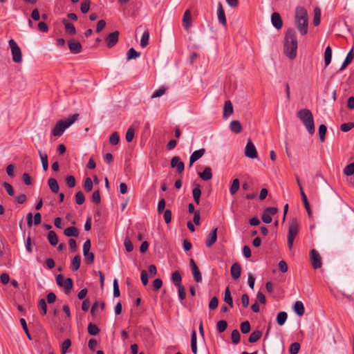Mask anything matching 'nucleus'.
<instances>
[{
	"label": "nucleus",
	"mask_w": 354,
	"mask_h": 354,
	"mask_svg": "<svg viewBox=\"0 0 354 354\" xmlns=\"http://www.w3.org/2000/svg\"><path fill=\"white\" fill-rule=\"evenodd\" d=\"M297 39L296 32L293 29H288L284 37L283 52L290 59L297 57Z\"/></svg>",
	"instance_id": "f257e3e1"
},
{
	"label": "nucleus",
	"mask_w": 354,
	"mask_h": 354,
	"mask_svg": "<svg viewBox=\"0 0 354 354\" xmlns=\"http://www.w3.org/2000/svg\"><path fill=\"white\" fill-rule=\"evenodd\" d=\"M78 116L79 115L77 113H75L72 115H70L64 120H59L55 125L54 128L52 129V136L56 137L61 136L64 132V131L77 120Z\"/></svg>",
	"instance_id": "f03ea898"
},
{
	"label": "nucleus",
	"mask_w": 354,
	"mask_h": 354,
	"mask_svg": "<svg viewBox=\"0 0 354 354\" xmlns=\"http://www.w3.org/2000/svg\"><path fill=\"white\" fill-rule=\"evenodd\" d=\"M297 117L302 122L310 134L315 133V124L312 112L308 109H302L297 112Z\"/></svg>",
	"instance_id": "7ed1b4c3"
},
{
	"label": "nucleus",
	"mask_w": 354,
	"mask_h": 354,
	"mask_svg": "<svg viewBox=\"0 0 354 354\" xmlns=\"http://www.w3.org/2000/svg\"><path fill=\"white\" fill-rule=\"evenodd\" d=\"M299 230V224L296 219H292L290 223L288 234V245L289 250H292L295 238Z\"/></svg>",
	"instance_id": "20e7f679"
},
{
	"label": "nucleus",
	"mask_w": 354,
	"mask_h": 354,
	"mask_svg": "<svg viewBox=\"0 0 354 354\" xmlns=\"http://www.w3.org/2000/svg\"><path fill=\"white\" fill-rule=\"evenodd\" d=\"M10 48L12 58L14 62L21 63L22 62V53L17 42L11 39L8 41Z\"/></svg>",
	"instance_id": "39448f33"
},
{
	"label": "nucleus",
	"mask_w": 354,
	"mask_h": 354,
	"mask_svg": "<svg viewBox=\"0 0 354 354\" xmlns=\"http://www.w3.org/2000/svg\"><path fill=\"white\" fill-rule=\"evenodd\" d=\"M120 32L118 30L113 31L104 37V42L109 48L116 45L119 39Z\"/></svg>",
	"instance_id": "423d86ee"
},
{
	"label": "nucleus",
	"mask_w": 354,
	"mask_h": 354,
	"mask_svg": "<svg viewBox=\"0 0 354 354\" xmlns=\"http://www.w3.org/2000/svg\"><path fill=\"white\" fill-rule=\"evenodd\" d=\"M295 19L296 22H308V16L307 10L301 6H297L295 12Z\"/></svg>",
	"instance_id": "0eeeda50"
},
{
	"label": "nucleus",
	"mask_w": 354,
	"mask_h": 354,
	"mask_svg": "<svg viewBox=\"0 0 354 354\" xmlns=\"http://www.w3.org/2000/svg\"><path fill=\"white\" fill-rule=\"evenodd\" d=\"M310 261L314 269H318L322 267V259L318 252L313 249L310 252Z\"/></svg>",
	"instance_id": "6e6552de"
},
{
	"label": "nucleus",
	"mask_w": 354,
	"mask_h": 354,
	"mask_svg": "<svg viewBox=\"0 0 354 354\" xmlns=\"http://www.w3.org/2000/svg\"><path fill=\"white\" fill-rule=\"evenodd\" d=\"M245 156L252 159L256 158L257 157V151L256 147L250 140H248L245 147Z\"/></svg>",
	"instance_id": "1a4fd4ad"
},
{
	"label": "nucleus",
	"mask_w": 354,
	"mask_h": 354,
	"mask_svg": "<svg viewBox=\"0 0 354 354\" xmlns=\"http://www.w3.org/2000/svg\"><path fill=\"white\" fill-rule=\"evenodd\" d=\"M68 46L71 53L73 54L80 53L82 49L80 42L73 39L68 40Z\"/></svg>",
	"instance_id": "9d476101"
},
{
	"label": "nucleus",
	"mask_w": 354,
	"mask_h": 354,
	"mask_svg": "<svg viewBox=\"0 0 354 354\" xmlns=\"http://www.w3.org/2000/svg\"><path fill=\"white\" fill-rule=\"evenodd\" d=\"M189 264H190V267L192 269V274H193L194 280L197 283L201 282V281H202L201 274L199 269L193 259H190Z\"/></svg>",
	"instance_id": "9b49d317"
},
{
	"label": "nucleus",
	"mask_w": 354,
	"mask_h": 354,
	"mask_svg": "<svg viewBox=\"0 0 354 354\" xmlns=\"http://www.w3.org/2000/svg\"><path fill=\"white\" fill-rule=\"evenodd\" d=\"M171 167L176 168V171L181 174L185 169V165L178 156H174L171 160Z\"/></svg>",
	"instance_id": "f8f14e48"
},
{
	"label": "nucleus",
	"mask_w": 354,
	"mask_h": 354,
	"mask_svg": "<svg viewBox=\"0 0 354 354\" xmlns=\"http://www.w3.org/2000/svg\"><path fill=\"white\" fill-rule=\"evenodd\" d=\"M205 153V149L201 148L200 149L194 151L189 157V167H192V165L199 160Z\"/></svg>",
	"instance_id": "ddd939ff"
},
{
	"label": "nucleus",
	"mask_w": 354,
	"mask_h": 354,
	"mask_svg": "<svg viewBox=\"0 0 354 354\" xmlns=\"http://www.w3.org/2000/svg\"><path fill=\"white\" fill-rule=\"evenodd\" d=\"M230 272L232 277L234 279H238L241 274V268L240 264L239 263H234V264H232V266H231Z\"/></svg>",
	"instance_id": "4468645a"
},
{
	"label": "nucleus",
	"mask_w": 354,
	"mask_h": 354,
	"mask_svg": "<svg viewBox=\"0 0 354 354\" xmlns=\"http://www.w3.org/2000/svg\"><path fill=\"white\" fill-rule=\"evenodd\" d=\"M216 232H217V228H214V230H212V232L208 235V236L205 241V245L207 248L211 247L216 241V239H217Z\"/></svg>",
	"instance_id": "2eb2a0df"
},
{
	"label": "nucleus",
	"mask_w": 354,
	"mask_h": 354,
	"mask_svg": "<svg viewBox=\"0 0 354 354\" xmlns=\"http://www.w3.org/2000/svg\"><path fill=\"white\" fill-rule=\"evenodd\" d=\"M233 106L231 101L227 100L225 102L223 108V118H227L233 113Z\"/></svg>",
	"instance_id": "dca6fc26"
},
{
	"label": "nucleus",
	"mask_w": 354,
	"mask_h": 354,
	"mask_svg": "<svg viewBox=\"0 0 354 354\" xmlns=\"http://www.w3.org/2000/svg\"><path fill=\"white\" fill-rule=\"evenodd\" d=\"M198 176L203 180L205 181L212 179V169L209 167H206L202 172L198 173Z\"/></svg>",
	"instance_id": "f3484780"
},
{
	"label": "nucleus",
	"mask_w": 354,
	"mask_h": 354,
	"mask_svg": "<svg viewBox=\"0 0 354 354\" xmlns=\"http://www.w3.org/2000/svg\"><path fill=\"white\" fill-rule=\"evenodd\" d=\"M230 129L232 132L239 133L242 131V126L239 121L232 120L230 124Z\"/></svg>",
	"instance_id": "a211bd4d"
},
{
	"label": "nucleus",
	"mask_w": 354,
	"mask_h": 354,
	"mask_svg": "<svg viewBox=\"0 0 354 354\" xmlns=\"http://www.w3.org/2000/svg\"><path fill=\"white\" fill-rule=\"evenodd\" d=\"M48 185L53 193L57 194L59 192V185L55 178H50L48 180Z\"/></svg>",
	"instance_id": "6ab92c4d"
},
{
	"label": "nucleus",
	"mask_w": 354,
	"mask_h": 354,
	"mask_svg": "<svg viewBox=\"0 0 354 354\" xmlns=\"http://www.w3.org/2000/svg\"><path fill=\"white\" fill-rule=\"evenodd\" d=\"M64 234L65 236L68 237L75 236L77 237L79 235V231L75 227H68L66 228L64 231Z\"/></svg>",
	"instance_id": "aec40b11"
},
{
	"label": "nucleus",
	"mask_w": 354,
	"mask_h": 354,
	"mask_svg": "<svg viewBox=\"0 0 354 354\" xmlns=\"http://www.w3.org/2000/svg\"><path fill=\"white\" fill-rule=\"evenodd\" d=\"M193 198L196 204L200 203V198L201 195V190L200 185H196V187L192 190Z\"/></svg>",
	"instance_id": "412c9836"
},
{
	"label": "nucleus",
	"mask_w": 354,
	"mask_h": 354,
	"mask_svg": "<svg viewBox=\"0 0 354 354\" xmlns=\"http://www.w3.org/2000/svg\"><path fill=\"white\" fill-rule=\"evenodd\" d=\"M41 161L43 169L46 171L48 169V156L46 153H43L41 150L38 151Z\"/></svg>",
	"instance_id": "4be33fe9"
},
{
	"label": "nucleus",
	"mask_w": 354,
	"mask_h": 354,
	"mask_svg": "<svg viewBox=\"0 0 354 354\" xmlns=\"http://www.w3.org/2000/svg\"><path fill=\"white\" fill-rule=\"evenodd\" d=\"M294 310L299 316H302L305 313L303 303L300 301H297L294 305Z\"/></svg>",
	"instance_id": "5701e85b"
},
{
	"label": "nucleus",
	"mask_w": 354,
	"mask_h": 354,
	"mask_svg": "<svg viewBox=\"0 0 354 354\" xmlns=\"http://www.w3.org/2000/svg\"><path fill=\"white\" fill-rule=\"evenodd\" d=\"M261 336H262L261 331L254 330L250 334V335L248 338V342L250 343L257 342L258 340H259L261 339Z\"/></svg>",
	"instance_id": "b1692460"
},
{
	"label": "nucleus",
	"mask_w": 354,
	"mask_h": 354,
	"mask_svg": "<svg viewBox=\"0 0 354 354\" xmlns=\"http://www.w3.org/2000/svg\"><path fill=\"white\" fill-rule=\"evenodd\" d=\"M353 58H354V53H353V50H351L347 54L346 59H344V62L342 64L340 70L341 71L344 70L352 62Z\"/></svg>",
	"instance_id": "393cba45"
},
{
	"label": "nucleus",
	"mask_w": 354,
	"mask_h": 354,
	"mask_svg": "<svg viewBox=\"0 0 354 354\" xmlns=\"http://www.w3.org/2000/svg\"><path fill=\"white\" fill-rule=\"evenodd\" d=\"M48 240L50 245L55 246L58 243V238L56 233L50 230L48 233Z\"/></svg>",
	"instance_id": "a878e982"
},
{
	"label": "nucleus",
	"mask_w": 354,
	"mask_h": 354,
	"mask_svg": "<svg viewBox=\"0 0 354 354\" xmlns=\"http://www.w3.org/2000/svg\"><path fill=\"white\" fill-rule=\"evenodd\" d=\"M171 280L175 286H181L182 277L179 272L175 271L171 274Z\"/></svg>",
	"instance_id": "bb28decb"
},
{
	"label": "nucleus",
	"mask_w": 354,
	"mask_h": 354,
	"mask_svg": "<svg viewBox=\"0 0 354 354\" xmlns=\"http://www.w3.org/2000/svg\"><path fill=\"white\" fill-rule=\"evenodd\" d=\"M73 282L71 278H66L64 281V283L62 287L65 289L66 294H68L73 288Z\"/></svg>",
	"instance_id": "cd10ccee"
},
{
	"label": "nucleus",
	"mask_w": 354,
	"mask_h": 354,
	"mask_svg": "<svg viewBox=\"0 0 354 354\" xmlns=\"http://www.w3.org/2000/svg\"><path fill=\"white\" fill-rule=\"evenodd\" d=\"M224 301L226 302L231 308L233 307V301L231 296L230 290L229 287H227L225 290L224 293Z\"/></svg>",
	"instance_id": "c85d7f7f"
},
{
	"label": "nucleus",
	"mask_w": 354,
	"mask_h": 354,
	"mask_svg": "<svg viewBox=\"0 0 354 354\" xmlns=\"http://www.w3.org/2000/svg\"><path fill=\"white\" fill-rule=\"evenodd\" d=\"M81 258L79 255H76L71 261V268L73 271L77 270L80 267Z\"/></svg>",
	"instance_id": "c756f323"
},
{
	"label": "nucleus",
	"mask_w": 354,
	"mask_h": 354,
	"mask_svg": "<svg viewBox=\"0 0 354 354\" xmlns=\"http://www.w3.org/2000/svg\"><path fill=\"white\" fill-rule=\"evenodd\" d=\"M239 187H240L239 180L238 178L234 179L232 183L230 189V194L232 195L235 194L237 192V191L239 190Z\"/></svg>",
	"instance_id": "7c9ffc66"
},
{
	"label": "nucleus",
	"mask_w": 354,
	"mask_h": 354,
	"mask_svg": "<svg viewBox=\"0 0 354 354\" xmlns=\"http://www.w3.org/2000/svg\"><path fill=\"white\" fill-rule=\"evenodd\" d=\"M288 317V315L286 312H280L277 316V322L279 326H282L285 324Z\"/></svg>",
	"instance_id": "2f4dec72"
},
{
	"label": "nucleus",
	"mask_w": 354,
	"mask_h": 354,
	"mask_svg": "<svg viewBox=\"0 0 354 354\" xmlns=\"http://www.w3.org/2000/svg\"><path fill=\"white\" fill-rule=\"evenodd\" d=\"M332 50L330 46H327L324 52V62L328 66L331 62Z\"/></svg>",
	"instance_id": "473e14b6"
},
{
	"label": "nucleus",
	"mask_w": 354,
	"mask_h": 354,
	"mask_svg": "<svg viewBox=\"0 0 354 354\" xmlns=\"http://www.w3.org/2000/svg\"><path fill=\"white\" fill-rule=\"evenodd\" d=\"M149 31L148 30H145L143 34H142V36L141 37V40H140V46L142 47V48H145L146 47L148 44H149Z\"/></svg>",
	"instance_id": "72a5a7b5"
},
{
	"label": "nucleus",
	"mask_w": 354,
	"mask_h": 354,
	"mask_svg": "<svg viewBox=\"0 0 354 354\" xmlns=\"http://www.w3.org/2000/svg\"><path fill=\"white\" fill-rule=\"evenodd\" d=\"M343 173L345 176H349L354 174V162L350 163L346 165L344 169Z\"/></svg>",
	"instance_id": "f704fd0d"
},
{
	"label": "nucleus",
	"mask_w": 354,
	"mask_h": 354,
	"mask_svg": "<svg viewBox=\"0 0 354 354\" xmlns=\"http://www.w3.org/2000/svg\"><path fill=\"white\" fill-rule=\"evenodd\" d=\"M232 342L234 344H237L240 342L241 335L237 329H234L231 333Z\"/></svg>",
	"instance_id": "c9c22d12"
},
{
	"label": "nucleus",
	"mask_w": 354,
	"mask_h": 354,
	"mask_svg": "<svg viewBox=\"0 0 354 354\" xmlns=\"http://www.w3.org/2000/svg\"><path fill=\"white\" fill-rule=\"evenodd\" d=\"M140 56V53H138L133 48H131L127 55V60H130L132 59H136Z\"/></svg>",
	"instance_id": "e433bc0d"
},
{
	"label": "nucleus",
	"mask_w": 354,
	"mask_h": 354,
	"mask_svg": "<svg viewBox=\"0 0 354 354\" xmlns=\"http://www.w3.org/2000/svg\"><path fill=\"white\" fill-rule=\"evenodd\" d=\"M227 327V323L225 320L218 321L216 324V330L219 333L224 332Z\"/></svg>",
	"instance_id": "4c0bfd02"
},
{
	"label": "nucleus",
	"mask_w": 354,
	"mask_h": 354,
	"mask_svg": "<svg viewBox=\"0 0 354 354\" xmlns=\"http://www.w3.org/2000/svg\"><path fill=\"white\" fill-rule=\"evenodd\" d=\"M240 329L242 333L247 334L250 331L251 326L248 321L242 322L240 325Z\"/></svg>",
	"instance_id": "58836bf2"
},
{
	"label": "nucleus",
	"mask_w": 354,
	"mask_h": 354,
	"mask_svg": "<svg viewBox=\"0 0 354 354\" xmlns=\"http://www.w3.org/2000/svg\"><path fill=\"white\" fill-rule=\"evenodd\" d=\"M100 329L93 324L90 323L88 326V333L91 335H96L99 333Z\"/></svg>",
	"instance_id": "ea45409f"
},
{
	"label": "nucleus",
	"mask_w": 354,
	"mask_h": 354,
	"mask_svg": "<svg viewBox=\"0 0 354 354\" xmlns=\"http://www.w3.org/2000/svg\"><path fill=\"white\" fill-rule=\"evenodd\" d=\"M85 261L87 264H91L94 261V254L89 251L83 252Z\"/></svg>",
	"instance_id": "a19ab883"
},
{
	"label": "nucleus",
	"mask_w": 354,
	"mask_h": 354,
	"mask_svg": "<svg viewBox=\"0 0 354 354\" xmlns=\"http://www.w3.org/2000/svg\"><path fill=\"white\" fill-rule=\"evenodd\" d=\"M327 128L324 124H321L319 127V136L321 142H324L325 136L326 133Z\"/></svg>",
	"instance_id": "79ce46f5"
},
{
	"label": "nucleus",
	"mask_w": 354,
	"mask_h": 354,
	"mask_svg": "<svg viewBox=\"0 0 354 354\" xmlns=\"http://www.w3.org/2000/svg\"><path fill=\"white\" fill-rule=\"evenodd\" d=\"M218 19L219 22H226L225 12L221 3H219L218 8Z\"/></svg>",
	"instance_id": "37998d69"
},
{
	"label": "nucleus",
	"mask_w": 354,
	"mask_h": 354,
	"mask_svg": "<svg viewBox=\"0 0 354 354\" xmlns=\"http://www.w3.org/2000/svg\"><path fill=\"white\" fill-rule=\"evenodd\" d=\"M134 135H135L134 129L133 127H129L126 132V135H125L126 140L128 142H131L134 138Z\"/></svg>",
	"instance_id": "c03bdc74"
},
{
	"label": "nucleus",
	"mask_w": 354,
	"mask_h": 354,
	"mask_svg": "<svg viewBox=\"0 0 354 354\" xmlns=\"http://www.w3.org/2000/svg\"><path fill=\"white\" fill-rule=\"evenodd\" d=\"M38 306H39V308H40V310L41 311V314L43 315H46V313H47V304H46V302L44 299H41L40 300H39Z\"/></svg>",
	"instance_id": "a18cd8bd"
},
{
	"label": "nucleus",
	"mask_w": 354,
	"mask_h": 354,
	"mask_svg": "<svg viewBox=\"0 0 354 354\" xmlns=\"http://www.w3.org/2000/svg\"><path fill=\"white\" fill-rule=\"evenodd\" d=\"M84 189L86 192H89L93 189V182L92 180L88 177L85 179L84 183Z\"/></svg>",
	"instance_id": "49530a36"
},
{
	"label": "nucleus",
	"mask_w": 354,
	"mask_h": 354,
	"mask_svg": "<svg viewBox=\"0 0 354 354\" xmlns=\"http://www.w3.org/2000/svg\"><path fill=\"white\" fill-rule=\"evenodd\" d=\"M71 339H65L62 344V348H61L62 354H66L67 353V350L71 346Z\"/></svg>",
	"instance_id": "de8ad7c7"
},
{
	"label": "nucleus",
	"mask_w": 354,
	"mask_h": 354,
	"mask_svg": "<svg viewBox=\"0 0 354 354\" xmlns=\"http://www.w3.org/2000/svg\"><path fill=\"white\" fill-rule=\"evenodd\" d=\"M75 201L77 205H82L85 201V197L82 192L80 191L75 194Z\"/></svg>",
	"instance_id": "09e8293b"
},
{
	"label": "nucleus",
	"mask_w": 354,
	"mask_h": 354,
	"mask_svg": "<svg viewBox=\"0 0 354 354\" xmlns=\"http://www.w3.org/2000/svg\"><path fill=\"white\" fill-rule=\"evenodd\" d=\"M120 141V137L117 132H113L110 138H109V142L112 145H116L118 144Z\"/></svg>",
	"instance_id": "8fccbe9b"
},
{
	"label": "nucleus",
	"mask_w": 354,
	"mask_h": 354,
	"mask_svg": "<svg viewBox=\"0 0 354 354\" xmlns=\"http://www.w3.org/2000/svg\"><path fill=\"white\" fill-rule=\"evenodd\" d=\"M300 349V344L298 342L291 344L289 351L290 354H297Z\"/></svg>",
	"instance_id": "3c124183"
},
{
	"label": "nucleus",
	"mask_w": 354,
	"mask_h": 354,
	"mask_svg": "<svg viewBox=\"0 0 354 354\" xmlns=\"http://www.w3.org/2000/svg\"><path fill=\"white\" fill-rule=\"evenodd\" d=\"M92 202L95 204H100L101 202L100 194L99 190L95 191L91 197Z\"/></svg>",
	"instance_id": "603ef678"
},
{
	"label": "nucleus",
	"mask_w": 354,
	"mask_h": 354,
	"mask_svg": "<svg viewBox=\"0 0 354 354\" xmlns=\"http://www.w3.org/2000/svg\"><path fill=\"white\" fill-rule=\"evenodd\" d=\"M354 127V123L353 122H348V123H343L340 126V129L343 132H348L351 129H352Z\"/></svg>",
	"instance_id": "864d4df0"
},
{
	"label": "nucleus",
	"mask_w": 354,
	"mask_h": 354,
	"mask_svg": "<svg viewBox=\"0 0 354 354\" xmlns=\"http://www.w3.org/2000/svg\"><path fill=\"white\" fill-rule=\"evenodd\" d=\"M321 19V10L318 7L314 8V17L313 22H320Z\"/></svg>",
	"instance_id": "5fc2aeb1"
},
{
	"label": "nucleus",
	"mask_w": 354,
	"mask_h": 354,
	"mask_svg": "<svg viewBox=\"0 0 354 354\" xmlns=\"http://www.w3.org/2000/svg\"><path fill=\"white\" fill-rule=\"evenodd\" d=\"M66 182L68 187L73 188L75 186V178L73 176H68L66 178Z\"/></svg>",
	"instance_id": "6e6d98bb"
},
{
	"label": "nucleus",
	"mask_w": 354,
	"mask_h": 354,
	"mask_svg": "<svg viewBox=\"0 0 354 354\" xmlns=\"http://www.w3.org/2000/svg\"><path fill=\"white\" fill-rule=\"evenodd\" d=\"M90 1L89 0H85L81 3V11L82 13H86L90 8Z\"/></svg>",
	"instance_id": "4d7b16f0"
},
{
	"label": "nucleus",
	"mask_w": 354,
	"mask_h": 354,
	"mask_svg": "<svg viewBox=\"0 0 354 354\" xmlns=\"http://www.w3.org/2000/svg\"><path fill=\"white\" fill-rule=\"evenodd\" d=\"M3 187H5L8 194L10 196H13L15 194L14 189L12 186L8 183L4 182L3 183Z\"/></svg>",
	"instance_id": "13d9d810"
},
{
	"label": "nucleus",
	"mask_w": 354,
	"mask_h": 354,
	"mask_svg": "<svg viewBox=\"0 0 354 354\" xmlns=\"http://www.w3.org/2000/svg\"><path fill=\"white\" fill-rule=\"evenodd\" d=\"M65 24V28L67 33L69 35H75V28L73 25V24Z\"/></svg>",
	"instance_id": "bf43d9fd"
},
{
	"label": "nucleus",
	"mask_w": 354,
	"mask_h": 354,
	"mask_svg": "<svg viewBox=\"0 0 354 354\" xmlns=\"http://www.w3.org/2000/svg\"><path fill=\"white\" fill-rule=\"evenodd\" d=\"M124 245L127 252H130L133 250V245L131 240L129 238H126L124 242Z\"/></svg>",
	"instance_id": "052dcab7"
},
{
	"label": "nucleus",
	"mask_w": 354,
	"mask_h": 354,
	"mask_svg": "<svg viewBox=\"0 0 354 354\" xmlns=\"http://www.w3.org/2000/svg\"><path fill=\"white\" fill-rule=\"evenodd\" d=\"M165 93V88L163 87L159 88L156 91L153 92V93L151 95V98H156L158 97H160L163 95Z\"/></svg>",
	"instance_id": "680f3d73"
},
{
	"label": "nucleus",
	"mask_w": 354,
	"mask_h": 354,
	"mask_svg": "<svg viewBox=\"0 0 354 354\" xmlns=\"http://www.w3.org/2000/svg\"><path fill=\"white\" fill-rule=\"evenodd\" d=\"M218 304V299L216 297H214L209 301V308L211 310H214L217 308Z\"/></svg>",
	"instance_id": "e2e57ef3"
},
{
	"label": "nucleus",
	"mask_w": 354,
	"mask_h": 354,
	"mask_svg": "<svg viewBox=\"0 0 354 354\" xmlns=\"http://www.w3.org/2000/svg\"><path fill=\"white\" fill-rule=\"evenodd\" d=\"M120 290H119L118 281L115 279L113 281V296L115 297H118L120 296Z\"/></svg>",
	"instance_id": "0e129e2a"
},
{
	"label": "nucleus",
	"mask_w": 354,
	"mask_h": 354,
	"mask_svg": "<svg viewBox=\"0 0 354 354\" xmlns=\"http://www.w3.org/2000/svg\"><path fill=\"white\" fill-rule=\"evenodd\" d=\"M297 28L301 35H306L308 32V24H298Z\"/></svg>",
	"instance_id": "69168bd1"
},
{
	"label": "nucleus",
	"mask_w": 354,
	"mask_h": 354,
	"mask_svg": "<svg viewBox=\"0 0 354 354\" xmlns=\"http://www.w3.org/2000/svg\"><path fill=\"white\" fill-rule=\"evenodd\" d=\"M177 287L178 289V297L181 301H183L185 299L186 297L185 289L182 285Z\"/></svg>",
	"instance_id": "338daca9"
},
{
	"label": "nucleus",
	"mask_w": 354,
	"mask_h": 354,
	"mask_svg": "<svg viewBox=\"0 0 354 354\" xmlns=\"http://www.w3.org/2000/svg\"><path fill=\"white\" fill-rule=\"evenodd\" d=\"M162 286V281L160 279H156L153 282V287L155 291H158Z\"/></svg>",
	"instance_id": "774afa93"
}]
</instances>
